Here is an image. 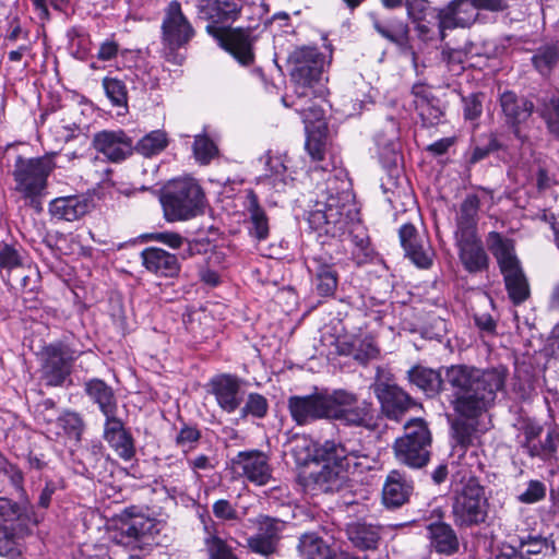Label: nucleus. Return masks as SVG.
<instances>
[{"label":"nucleus","instance_id":"5","mask_svg":"<svg viewBox=\"0 0 559 559\" xmlns=\"http://www.w3.org/2000/svg\"><path fill=\"white\" fill-rule=\"evenodd\" d=\"M486 243L503 275L509 298L514 305L523 304L530 297L531 290L521 262L515 254L513 240L498 231H490L487 235Z\"/></svg>","mask_w":559,"mask_h":559},{"label":"nucleus","instance_id":"50","mask_svg":"<svg viewBox=\"0 0 559 559\" xmlns=\"http://www.w3.org/2000/svg\"><path fill=\"white\" fill-rule=\"evenodd\" d=\"M213 513L222 520H236L238 518L234 506L225 499L217 500L213 506Z\"/></svg>","mask_w":559,"mask_h":559},{"label":"nucleus","instance_id":"6","mask_svg":"<svg viewBox=\"0 0 559 559\" xmlns=\"http://www.w3.org/2000/svg\"><path fill=\"white\" fill-rule=\"evenodd\" d=\"M240 12L241 9L237 8L236 2H205L200 10L202 16L212 22L206 26L207 33L215 37L219 45L240 64H245V32L242 28L216 25L236 20Z\"/></svg>","mask_w":559,"mask_h":559},{"label":"nucleus","instance_id":"41","mask_svg":"<svg viewBox=\"0 0 559 559\" xmlns=\"http://www.w3.org/2000/svg\"><path fill=\"white\" fill-rule=\"evenodd\" d=\"M547 488L545 483L538 479L530 480L525 488L518 495L516 499L519 502L524 504L537 503L545 499Z\"/></svg>","mask_w":559,"mask_h":559},{"label":"nucleus","instance_id":"42","mask_svg":"<svg viewBox=\"0 0 559 559\" xmlns=\"http://www.w3.org/2000/svg\"><path fill=\"white\" fill-rule=\"evenodd\" d=\"M379 348L372 336H365L362 338H356V349L354 359L360 364H367L369 360L376 359L379 356Z\"/></svg>","mask_w":559,"mask_h":559},{"label":"nucleus","instance_id":"62","mask_svg":"<svg viewBox=\"0 0 559 559\" xmlns=\"http://www.w3.org/2000/svg\"><path fill=\"white\" fill-rule=\"evenodd\" d=\"M346 240L354 245L359 251L364 252L368 249L369 240L365 235H353L352 233L346 237Z\"/></svg>","mask_w":559,"mask_h":559},{"label":"nucleus","instance_id":"15","mask_svg":"<svg viewBox=\"0 0 559 559\" xmlns=\"http://www.w3.org/2000/svg\"><path fill=\"white\" fill-rule=\"evenodd\" d=\"M506 8V2H449L438 14L441 37L445 28L469 26L479 10L502 11Z\"/></svg>","mask_w":559,"mask_h":559},{"label":"nucleus","instance_id":"27","mask_svg":"<svg viewBox=\"0 0 559 559\" xmlns=\"http://www.w3.org/2000/svg\"><path fill=\"white\" fill-rule=\"evenodd\" d=\"M258 524L259 532L248 540V546L255 554L270 556L275 551L278 539V522L265 516Z\"/></svg>","mask_w":559,"mask_h":559},{"label":"nucleus","instance_id":"36","mask_svg":"<svg viewBox=\"0 0 559 559\" xmlns=\"http://www.w3.org/2000/svg\"><path fill=\"white\" fill-rule=\"evenodd\" d=\"M169 143L168 134L164 130H154L145 134L133 147L144 157H152L163 152Z\"/></svg>","mask_w":559,"mask_h":559},{"label":"nucleus","instance_id":"11","mask_svg":"<svg viewBox=\"0 0 559 559\" xmlns=\"http://www.w3.org/2000/svg\"><path fill=\"white\" fill-rule=\"evenodd\" d=\"M487 506L484 487L476 479H468L452 504V516L455 525L471 527L485 522Z\"/></svg>","mask_w":559,"mask_h":559},{"label":"nucleus","instance_id":"33","mask_svg":"<svg viewBox=\"0 0 559 559\" xmlns=\"http://www.w3.org/2000/svg\"><path fill=\"white\" fill-rule=\"evenodd\" d=\"M272 471L264 450H247V480L263 486L270 481Z\"/></svg>","mask_w":559,"mask_h":559},{"label":"nucleus","instance_id":"16","mask_svg":"<svg viewBox=\"0 0 559 559\" xmlns=\"http://www.w3.org/2000/svg\"><path fill=\"white\" fill-rule=\"evenodd\" d=\"M73 352L66 345H49L43 350L41 378L47 385L63 384L71 373Z\"/></svg>","mask_w":559,"mask_h":559},{"label":"nucleus","instance_id":"18","mask_svg":"<svg viewBox=\"0 0 559 559\" xmlns=\"http://www.w3.org/2000/svg\"><path fill=\"white\" fill-rule=\"evenodd\" d=\"M93 144L110 162H121L133 152L132 140L123 131H102L96 133Z\"/></svg>","mask_w":559,"mask_h":559},{"label":"nucleus","instance_id":"47","mask_svg":"<svg viewBox=\"0 0 559 559\" xmlns=\"http://www.w3.org/2000/svg\"><path fill=\"white\" fill-rule=\"evenodd\" d=\"M267 412L266 399L260 394H250L247 399V413L263 417Z\"/></svg>","mask_w":559,"mask_h":559},{"label":"nucleus","instance_id":"17","mask_svg":"<svg viewBox=\"0 0 559 559\" xmlns=\"http://www.w3.org/2000/svg\"><path fill=\"white\" fill-rule=\"evenodd\" d=\"M522 435V447L530 456L548 460L555 454L559 441V435L555 429H548L544 433L542 426L527 424L524 426Z\"/></svg>","mask_w":559,"mask_h":559},{"label":"nucleus","instance_id":"52","mask_svg":"<svg viewBox=\"0 0 559 559\" xmlns=\"http://www.w3.org/2000/svg\"><path fill=\"white\" fill-rule=\"evenodd\" d=\"M152 238L153 240L162 242L171 249L180 248L185 241L181 235L173 231L156 233Z\"/></svg>","mask_w":559,"mask_h":559},{"label":"nucleus","instance_id":"23","mask_svg":"<svg viewBox=\"0 0 559 559\" xmlns=\"http://www.w3.org/2000/svg\"><path fill=\"white\" fill-rule=\"evenodd\" d=\"M247 212L249 213L247 219L249 236L258 243L267 240L271 233L270 217L252 191L247 192Z\"/></svg>","mask_w":559,"mask_h":559},{"label":"nucleus","instance_id":"21","mask_svg":"<svg viewBox=\"0 0 559 559\" xmlns=\"http://www.w3.org/2000/svg\"><path fill=\"white\" fill-rule=\"evenodd\" d=\"M413 490V481L404 473L393 469L383 484L382 502L388 508H399L409 500Z\"/></svg>","mask_w":559,"mask_h":559},{"label":"nucleus","instance_id":"44","mask_svg":"<svg viewBox=\"0 0 559 559\" xmlns=\"http://www.w3.org/2000/svg\"><path fill=\"white\" fill-rule=\"evenodd\" d=\"M210 559H237L225 543L217 536L206 538Z\"/></svg>","mask_w":559,"mask_h":559},{"label":"nucleus","instance_id":"59","mask_svg":"<svg viewBox=\"0 0 559 559\" xmlns=\"http://www.w3.org/2000/svg\"><path fill=\"white\" fill-rule=\"evenodd\" d=\"M497 148L496 140L491 139L489 143L484 146H476L473 150L472 156L469 158V163L475 164L488 156V154Z\"/></svg>","mask_w":559,"mask_h":559},{"label":"nucleus","instance_id":"31","mask_svg":"<svg viewBox=\"0 0 559 559\" xmlns=\"http://www.w3.org/2000/svg\"><path fill=\"white\" fill-rule=\"evenodd\" d=\"M346 535L354 547L360 550H372L378 547L381 528L366 522H352L347 524Z\"/></svg>","mask_w":559,"mask_h":559},{"label":"nucleus","instance_id":"28","mask_svg":"<svg viewBox=\"0 0 559 559\" xmlns=\"http://www.w3.org/2000/svg\"><path fill=\"white\" fill-rule=\"evenodd\" d=\"M480 200L476 194H467L456 213L455 237L477 236Z\"/></svg>","mask_w":559,"mask_h":559},{"label":"nucleus","instance_id":"2","mask_svg":"<svg viewBox=\"0 0 559 559\" xmlns=\"http://www.w3.org/2000/svg\"><path fill=\"white\" fill-rule=\"evenodd\" d=\"M506 368L478 369L467 365H452L440 371L416 366L408 371L409 381L428 396L437 395L445 382L452 391L451 404L456 414L477 418L493 404L497 393L504 389Z\"/></svg>","mask_w":559,"mask_h":559},{"label":"nucleus","instance_id":"4","mask_svg":"<svg viewBox=\"0 0 559 559\" xmlns=\"http://www.w3.org/2000/svg\"><path fill=\"white\" fill-rule=\"evenodd\" d=\"M323 461L328 462L318 476V484L323 491L340 490L345 480V472L354 468L369 467V459L365 453V449L360 444H354L352 441L335 442L334 440L325 441L318 450Z\"/></svg>","mask_w":559,"mask_h":559},{"label":"nucleus","instance_id":"20","mask_svg":"<svg viewBox=\"0 0 559 559\" xmlns=\"http://www.w3.org/2000/svg\"><path fill=\"white\" fill-rule=\"evenodd\" d=\"M459 258L468 273H479L488 269L489 258L477 236L455 237Z\"/></svg>","mask_w":559,"mask_h":559},{"label":"nucleus","instance_id":"29","mask_svg":"<svg viewBox=\"0 0 559 559\" xmlns=\"http://www.w3.org/2000/svg\"><path fill=\"white\" fill-rule=\"evenodd\" d=\"M518 552L525 559H551L555 556V542L539 534L519 537Z\"/></svg>","mask_w":559,"mask_h":559},{"label":"nucleus","instance_id":"35","mask_svg":"<svg viewBox=\"0 0 559 559\" xmlns=\"http://www.w3.org/2000/svg\"><path fill=\"white\" fill-rule=\"evenodd\" d=\"M298 550L304 559H328L330 556L329 546L313 533H307L300 537Z\"/></svg>","mask_w":559,"mask_h":559},{"label":"nucleus","instance_id":"53","mask_svg":"<svg viewBox=\"0 0 559 559\" xmlns=\"http://www.w3.org/2000/svg\"><path fill=\"white\" fill-rule=\"evenodd\" d=\"M335 353L340 356H353L356 349V338L337 337L334 341Z\"/></svg>","mask_w":559,"mask_h":559},{"label":"nucleus","instance_id":"58","mask_svg":"<svg viewBox=\"0 0 559 559\" xmlns=\"http://www.w3.org/2000/svg\"><path fill=\"white\" fill-rule=\"evenodd\" d=\"M374 27L378 31V33L381 34V36L395 44H402L404 40V36L406 34V29L404 28L401 29V32L395 33L382 26L379 22L374 23Z\"/></svg>","mask_w":559,"mask_h":559},{"label":"nucleus","instance_id":"39","mask_svg":"<svg viewBox=\"0 0 559 559\" xmlns=\"http://www.w3.org/2000/svg\"><path fill=\"white\" fill-rule=\"evenodd\" d=\"M103 88L114 106L127 107L128 91L121 80L106 76L103 79Z\"/></svg>","mask_w":559,"mask_h":559},{"label":"nucleus","instance_id":"32","mask_svg":"<svg viewBox=\"0 0 559 559\" xmlns=\"http://www.w3.org/2000/svg\"><path fill=\"white\" fill-rule=\"evenodd\" d=\"M500 106L508 123L516 126L525 121L533 111V104L511 91L500 95Z\"/></svg>","mask_w":559,"mask_h":559},{"label":"nucleus","instance_id":"45","mask_svg":"<svg viewBox=\"0 0 559 559\" xmlns=\"http://www.w3.org/2000/svg\"><path fill=\"white\" fill-rule=\"evenodd\" d=\"M200 439V432L193 427L185 426L176 437V443L185 453L192 450Z\"/></svg>","mask_w":559,"mask_h":559},{"label":"nucleus","instance_id":"1","mask_svg":"<svg viewBox=\"0 0 559 559\" xmlns=\"http://www.w3.org/2000/svg\"><path fill=\"white\" fill-rule=\"evenodd\" d=\"M311 94L309 97L295 98L284 96L283 104L294 107L300 115L307 132L306 150L314 164L310 168L312 179L321 177L326 189L316 200L309 212L308 222L312 229L331 237H343L348 228L347 202L350 199L349 182L345 170L338 167L340 160L328 147V124L323 120L324 112L314 104Z\"/></svg>","mask_w":559,"mask_h":559},{"label":"nucleus","instance_id":"34","mask_svg":"<svg viewBox=\"0 0 559 559\" xmlns=\"http://www.w3.org/2000/svg\"><path fill=\"white\" fill-rule=\"evenodd\" d=\"M86 393L98 404L100 412L106 418L117 414V400L114 391L104 381L94 379L86 383Z\"/></svg>","mask_w":559,"mask_h":559},{"label":"nucleus","instance_id":"43","mask_svg":"<svg viewBox=\"0 0 559 559\" xmlns=\"http://www.w3.org/2000/svg\"><path fill=\"white\" fill-rule=\"evenodd\" d=\"M22 259L19 251L9 245L0 246V269L11 271L21 266Z\"/></svg>","mask_w":559,"mask_h":559},{"label":"nucleus","instance_id":"64","mask_svg":"<svg viewBox=\"0 0 559 559\" xmlns=\"http://www.w3.org/2000/svg\"><path fill=\"white\" fill-rule=\"evenodd\" d=\"M477 326L486 332H493L496 329V322L489 314H484L475 318Z\"/></svg>","mask_w":559,"mask_h":559},{"label":"nucleus","instance_id":"57","mask_svg":"<svg viewBox=\"0 0 559 559\" xmlns=\"http://www.w3.org/2000/svg\"><path fill=\"white\" fill-rule=\"evenodd\" d=\"M265 166L267 167V170L270 175H282L286 170V166L284 164V160L280 156H270L266 155L264 157Z\"/></svg>","mask_w":559,"mask_h":559},{"label":"nucleus","instance_id":"9","mask_svg":"<svg viewBox=\"0 0 559 559\" xmlns=\"http://www.w3.org/2000/svg\"><path fill=\"white\" fill-rule=\"evenodd\" d=\"M404 436L397 438L393 449L395 457L401 463L420 468L430 459L431 433L427 423L421 418H414L404 426Z\"/></svg>","mask_w":559,"mask_h":559},{"label":"nucleus","instance_id":"24","mask_svg":"<svg viewBox=\"0 0 559 559\" xmlns=\"http://www.w3.org/2000/svg\"><path fill=\"white\" fill-rule=\"evenodd\" d=\"M104 439L121 459L130 460L134 455L132 438L116 415L106 418Z\"/></svg>","mask_w":559,"mask_h":559},{"label":"nucleus","instance_id":"25","mask_svg":"<svg viewBox=\"0 0 559 559\" xmlns=\"http://www.w3.org/2000/svg\"><path fill=\"white\" fill-rule=\"evenodd\" d=\"M430 547L440 555L451 556L457 552L460 543L455 531L445 522L437 521L427 526Z\"/></svg>","mask_w":559,"mask_h":559},{"label":"nucleus","instance_id":"13","mask_svg":"<svg viewBox=\"0 0 559 559\" xmlns=\"http://www.w3.org/2000/svg\"><path fill=\"white\" fill-rule=\"evenodd\" d=\"M49 157L23 159L17 158L13 171L16 190L25 198H35L46 188L47 177L53 169Z\"/></svg>","mask_w":559,"mask_h":559},{"label":"nucleus","instance_id":"61","mask_svg":"<svg viewBox=\"0 0 559 559\" xmlns=\"http://www.w3.org/2000/svg\"><path fill=\"white\" fill-rule=\"evenodd\" d=\"M200 277L206 285L216 286L219 284V274L210 267L202 269L200 271Z\"/></svg>","mask_w":559,"mask_h":559},{"label":"nucleus","instance_id":"37","mask_svg":"<svg viewBox=\"0 0 559 559\" xmlns=\"http://www.w3.org/2000/svg\"><path fill=\"white\" fill-rule=\"evenodd\" d=\"M532 61L536 70L547 75L559 61V48L556 44H547L537 49L532 57Z\"/></svg>","mask_w":559,"mask_h":559},{"label":"nucleus","instance_id":"38","mask_svg":"<svg viewBox=\"0 0 559 559\" xmlns=\"http://www.w3.org/2000/svg\"><path fill=\"white\" fill-rule=\"evenodd\" d=\"M314 283L319 295L332 296L337 287L336 272L330 265H319L316 271Z\"/></svg>","mask_w":559,"mask_h":559},{"label":"nucleus","instance_id":"10","mask_svg":"<svg viewBox=\"0 0 559 559\" xmlns=\"http://www.w3.org/2000/svg\"><path fill=\"white\" fill-rule=\"evenodd\" d=\"M28 522L27 503L0 497V556L15 558L21 554L19 540Z\"/></svg>","mask_w":559,"mask_h":559},{"label":"nucleus","instance_id":"56","mask_svg":"<svg viewBox=\"0 0 559 559\" xmlns=\"http://www.w3.org/2000/svg\"><path fill=\"white\" fill-rule=\"evenodd\" d=\"M132 523L136 528V533L140 537L152 534L153 528L155 527V523L153 520L147 519L143 515H136L130 518Z\"/></svg>","mask_w":559,"mask_h":559},{"label":"nucleus","instance_id":"55","mask_svg":"<svg viewBox=\"0 0 559 559\" xmlns=\"http://www.w3.org/2000/svg\"><path fill=\"white\" fill-rule=\"evenodd\" d=\"M63 427L76 436H79L83 429V421L81 417L75 413H68L62 418Z\"/></svg>","mask_w":559,"mask_h":559},{"label":"nucleus","instance_id":"48","mask_svg":"<svg viewBox=\"0 0 559 559\" xmlns=\"http://www.w3.org/2000/svg\"><path fill=\"white\" fill-rule=\"evenodd\" d=\"M464 117L469 120L478 118L483 112V105L477 94H472L463 99Z\"/></svg>","mask_w":559,"mask_h":559},{"label":"nucleus","instance_id":"30","mask_svg":"<svg viewBox=\"0 0 559 559\" xmlns=\"http://www.w3.org/2000/svg\"><path fill=\"white\" fill-rule=\"evenodd\" d=\"M88 201L78 195L57 198L49 205V211L53 217L67 222L81 218L88 212Z\"/></svg>","mask_w":559,"mask_h":559},{"label":"nucleus","instance_id":"26","mask_svg":"<svg viewBox=\"0 0 559 559\" xmlns=\"http://www.w3.org/2000/svg\"><path fill=\"white\" fill-rule=\"evenodd\" d=\"M211 385L217 403L224 411L233 412L240 405V382L236 378L229 374L218 376L212 380Z\"/></svg>","mask_w":559,"mask_h":559},{"label":"nucleus","instance_id":"40","mask_svg":"<svg viewBox=\"0 0 559 559\" xmlns=\"http://www.w3.org/2000/svg\"><path fill=\"white\" fill-rule=\"evenodd\" d=\"M193 154L199 163L209 164L211 159L217 156L218 148L206 134H199L194 139Z\"/></svg>","mask_w":559,"mask_h":559},{"label":"nucleus","instance_id":"46","mask_svg":"<svg viewBox=\"0 0 559 559\" xmlns=\"http://www.w3.org/2000/svg\"><path fill=\"white\" fill-rule=\"evenodd\" d=\"M545 119L549 131L559 138V98L549 100Z\"/></svg>","mask_w":559,"mask_h":559},{"label":"nucleus","instance_id":"19","mask_svg":"<svg viewBox=\"0 0 559 559\" xmlns=\"http://www.w3.org/2000/svg\"><path fill=\"white\" fill-rule=\"evenodd\" d=\"M400 241L414 264L427 269L432 263V251L427 241L418 234L412 224H404L399 230Z\"/></svg>","mask_w":559,"mask_h":559},{"label":"nucleus","instance_id":"8","mask_svg":"<svg viewBox=\"0 0 559 559\" xmlns=\"http://www.w3.org/2000/svg\"><path fill=\"white\" fill-rule=\"evenodd\" d=\"M324 57L317 48L299 47L288 57L294 94L298 98L317 93L316 85L323 80Z\"/></svg>","mask_w":559,"mask_h":559},{"label":"nucleus","instance_id":"54","mask_svg":"<svg viewBox=\"0 0 559 559\" xmlns=\"http://www.w3.org/2000/svg\"><path fill=\"white\" fill-rule=\"evenodd\" d=\"M119 46L115 40L107 39L100 44L97 58L102 61L114 59L118 53Z\"/></svg>","mask_w":559,"mask_h":559},{"label":"nucleus","instance_id":"49","mask_svg":"<svg viewBox=\"0 0 559 559\" xmlns=\"http://www.w3.org/2000/svg\"><path fill=\"white\" fill-rule=\"evenodd\" d=\"M453 437L456 442L455 448L464 451L465 448L472 442V430L466 424H456L453 426Z\"/></svg>","mask_w":559,"mask_h":559},{"label":"nucleus","instance_id":"14","mask_svg":"<svg viewBox=\"0 0 559 559\" xmlns=\"http://www.w3.org/2000/svg\"><path fill=\"white\" fill-rule=\"evenodd\" d=\"M372 390L381 404L383 413L390 419L397 420L413 404L411 396L396 384L392 383V376L383 368L378 367Z\"/></svg>","mask_w":559,"mask_h":559},{"label":"nucleus","instance_id":"60","mask_svg":"<svg viewBox=\"0 0 559 559\" xmlns=\"http://www.w3.org/2000/svg\"><path fill=\"white\" fill-rule=\"evenodd\" d=\"M453 144V140L450 138L440 139L428 146V151L441 155L444 154L449 147Z\"/></svg>","mask_w":559,"mask_h":559},{"label":"nucleus","instance_id":"22","mask_svg":"<svg viewBox=\"0 0 559 559\" xmlns=\"http://www.w3.org/2000/svg\"><path fill=\"white\" fill-rule=\"evenodd\" d=\"M145 269L156 275L171 277L179 273L178 258L157 247H148L141 252Z\"/></svg>","mask_w":559,"mask_h":559},{"label":"nucleus","instance_id":"12","mask_svg":"<svg viewBox=\"0 0 559 559\" xmlns=\"http://www.w3.org/2000/svg\"><path fill=\"white\" fill-rule=\"evenodd\" d=\"M194 36V28L183 14L178 2H170L165 9L162 22V43L168 50L167 59L179 64L182 57L175 53L179 48L185 47Z\"/></svg>","mask_w":559,"mask_h":559},{"label":"nucleus","instance_id":"7","mask_svg":"<svg viewBox=\"0 0 559 559\" xmlns=\"http://www.w3.org/2000/svg\"><path fill=\"white\" fill-rule=\"evenodd\" d=\"M204 195L198 182L191 178L178 179L164 189L160 202L168 222L188 221L202 212Z\"/></svg>","mask_w":559,"mask_h":559},{"label":"nucleus","instance_id":"3","mask_svg":"<svg viewBox=\"0 0 559 559\" xmlns=\"http://www.w3.org/2000/svg\"><path fill=\"white\" fill-rule=\"evenodd\" d=\"M288 408L298 425L326 418L348 427L367 430L377 428V411L372 402L360 401L356 393L344 389L322 391L306 396H292L288 400Z\"/></svg>","mask_w":559,"mask_h":559},{"label":"nucleus","instance_id":"63","mask_svg":"<svg viewBox=\"0 0 559 559\" xmlns=\"http://www.w3.org/2000/svg\"><path fill=\"white\" fill-rule=\"evenodd\" d=\"M189 466L195 472L198 469H211L213 465L206 455H199L193 460H189Z\"/></svg>","mask_w":559,"mask_h":559},{"label":"nucleus","instance_id":"51","mask_svg":"<svg viewBox=\"0 0 559 559\" xmlns=\"http://www.w3.org/2000/svg\"><path fill=\"white\" fill-rule=\"evenodd\" d=\"M120 537L115 536V539L120 544L128 545L131 540L140 538L136 528L131 519L122 521L119 526Z\"/></svg>","mask_w":559,"mask_h":559}]
</instances>
